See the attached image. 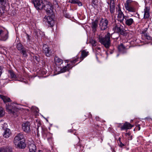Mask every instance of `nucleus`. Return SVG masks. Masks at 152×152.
Returning a JSON list of instances; mask_svg holds the SVG:
<instances>
[{"label": "nucleus", "mask_w": 152, "mask_h": 152, "mask_svg": "<svg viewBox=\"0 0 152 152\" xmlns=\"http://www.w3.org/2000/svg\"><path fill=\"white\" fill-rule=\"evenodd\" d=\"M110 34L108 33L104 37H102L100 36L99 37V42L107 48H109L110 45Z\"/></svg>", "instance_id": "1"}, {"label": "nucleus", "mask_w": 152, "mask_h": 152, "mask_svg": "<svg viewBox=\"0 0 152 152\" xmlns=\"http://www.w3.org/2000/svg\"><path fill=\"white\" fill-rule=\"evenodd\" d=\"M132 0H127L124 4V6L126 10L129 12H134L136 9L134 6L132 4Z\"/></svg>", "instance_id": "2"}, {"label": "nucleus", "mask_w": 152, "mask_h": 152, "mask_svg": "<svg viewBox=\"0 0 152 152\" xmlns=\"http://www.w3.org/2000/svg\"><path fill=\"white\" fill-rule=\"evenodd\" d=\"M43 8L48 14L53 13V7L52 4L49 2L44 1Z\"/></svg>", "instance_id": "3"}, {"label": "nucleus", "mask_w": 152, "mask_h": 152, "mask_svg": "<svg viewBox=\"0 0 152 152\" xmlns=\"http://www.w3.org/2000/svg\"><path fill=\"white\" fill-rule=\"evenodd\" d=\"M51 15L46 17L45 16L43 19L44 21L47 22L50 25V27H53L55 23L54 20L53 13L51 14Z\"/></svg>", "instance_id": "4"}, {"label": "nucleus", "mask_w": 152, "mask_h": 152, "mask_svg": "<svg viewBox=\"0 0 152 152\" xmlns=\"http://www.w3.org/2000/svg\"><path fill=\"white\" fill-rule=\"evenodd\" d=\"M34 6L37 10H41L43 8L44 1L42 0H33Z\"/></svg>", "instance_id": "5"}, {"label": "nucleus", "mask_w": 152, "mask_h": 152, "mask_svg": "<svg viewBox=\"0 0 152 152\" xmlns=\"http://www.w3.org/2000/svg\"><path fill=\"white\" fill-rule=\"evenodd\" d=\"M116 11L117 14L118 20L120 22H122L124 19L125 16L124 15L123 12L121 11L120 5H118V7L116 8Z\"/></svg>", "instance_id": "6"}, {"label": "nucleus", "mask_w": 152, "mask_h": 152, "mask_svg": "<svg viewBox=\"0 0 152 152\" xmlns=\"http://www.w3.org/2000/svg\"><path fill=\"white\" fill-rule=\"evenodd\" d=\"M22 129L27 133H29L31 132V124L30 122H26L23 123L22 125Z\"/></svg>", "instance_id": "7"}, {"label": "nucleus", "mask_w": 152, "mask_h": 152, "mask_svg": "<svg viewBox=\"0 0 152 152\" xmlns=\"http://www.w3.org/2000/svg\"><path fill=\"white\" fill-rule=\"evenodd\" d=\"M8 32L4 28L0 27V37L1 39L6 40L8 38Z\"/></svg>", "instance_id": "8"}, {"label": "nucleus", "mask_w": 152, "mask_h": 152, "mask_svg": "<svg viewBox=\"0 0 152 152\" xmlns=\"http://www.w3.org/2000/svg\"><path fill=\"white\" fill-rule=\"evenodd\" d=\"M10 76L12 78H14L15 80L20 81L21 82H24L26 83L27 82L26 79L22 78L20 75H18L17 77L12 71H10Z\"/></svg>", "instance_id": "9"}, {"label": "nucleus", "mask_w": 152, "mask_h": 152, "mask_svg": "<svg viewBox=\"0 0 152 152\" xmlns=\"http://www.w3.org/2000/svg\"><path fill=\"white\" fill-rule=\"evenodd\" d=\"M77 59H75V60H71V61L72 64H68L66 66L64 67L61 69V72H64L66 71L69 70L70 69H71L73 66V64L75 63V62L77 61Z\"/></svg>", "instance_id": "10"}, {"label": "nucleus", "mask_w": 152, "mask_h": 152, "mask_svg": "<svg viewBox=\"0 0 152 152\" xmlns=\"http://www.w3.org/2000/svg\"><path fill=\"white\" fill-rule=\"evenodd\" d=\"M108 21L105 18H102L100 21L99 26L101 29L104 30L107 28Z\"/></svg>", "instance_id": "11"}, {"label": "nucleus", "mask_w": 152, "mask_h": 152, "mask_svg": "<svg viewBox=\"0 0 152 152\" xmlns=\"http://www.w3.org/2000/svg\"><path fill=\"white\" fill-rule=\"evenodd\" d=\"M115 32L119 33L121 35H124L125 34L123 27L119 24L116 25L113 28Z\"/></svg>", "instance_id": "12"}, {"label": "nucleus", "mask_w": 152, "mask_h": 152, "mask_svg": "<svg viewBox=\"0 0 152 152\" xmlns=\"http://www.w3.org/2000/svg\"><path fill=\"white\" fill-rule=\"evenodd\" d=\"M6 109L7 111L9 113L13 115L15 117L17 116V112L18 110V109L14 107L11 109L10 106L7 107Z\"/></svg>", "instance_id": "13"}, {"label": "nucleus", "mask_w": 152, "mask_h": 152, "mask_svg": "<svg viewBox=\"0 0 152 152\" xmlns=\"http://www.w3.org/2000/svg\"><path fill=\"white\" fill-rule=\"evenodd\" d=\"M42 50L43 52L47 56H49L52 53L51 50L47 45L45 44L43 45Z\"/></svg>", "instance_id": "14"}, {"label": "nucleus", "mask_w": 152, "mask_h": 152, "mask_svg": "<svg viewBox=\"0 0 152 152\" xmlns=\"http://www.w3.org/2000/svg\"><path fill=\"white\" fill-rule=\"evenodd\" d=\"M14 144L15 146L17 148H24L26 146V144L23 140L22 141L18 142H14Z\"/></svg>", "instance_id": "15"}, {"label": "nucleus", "mask_w": 152, "mask_h": 152, "mask_svg": "<svg viewBox=\"0 0 152 152\" xmlns=\"http://www.w3.org/2000/svg\"><path fill=\"white\" fill-rule=\"evenodd\" d=\"M23 135L21 133L17 134L14 138V142L22 141V140L23 139Z\"/></svg>", "instance_id": "16"}, {"label": "nucleus", "mask_w": 152, "mask_h": 152, "mask_svg": "<svg viewBox=\"0 0 152 152\" xmlns=\"http://www.w3.org/2000/svg\"><path fill=\"white\" fill-rule=\"evenodd\" d=\"M128 17L125 16L124 17L125 20L126 24L128 26H130L132 25L134 22L133 19L132 18H128Z\"/></svg>", "instance_id": "17"}, {"label": "nucleus", "mask_w": 152, "mask_h": 152, "mask_svg": "<svg viewBox=\"0 0 152 152\" xmlns=\"http://www.w3.org/2000/svg\"><path fill=\"white\" fill-rule=\"evenodd\" d=\"M133 126V125H132L129 123L126 122L123 126L121 127V130L129 129H131Z\"/></svg>", "instance_id": "18"}, {"label": "nucleus", "mask_w": 152, "mask_h": 152, "mask_svg": "<svg viewBox=\"0 0 152 152\" xmlns=\"http://www.w3.org/2000/svg\"><path fill=\"white\" fill-rule=\"evenodd\" d=\"M142 37L143 39L150 40H151V37L145 31H142Z\"/></svg>", "instance_id": "19"}, {"label": "nucleus", "mask_w": 152, "mask_h": 152, "mask_svg": "<svg viewBox=\"0 0 152 152\" xmlns=\"http://www.w3.org/2000/svg\"><path fill=\"white\" fill-rule=\"evenodd\" d=\"M110 12L111 14H113L114 13L115 9V2L114 0H110Z\"/></svg>", "instance_id": "20"}, {"label": "nucleus", "mask_w": 152, "mask_h": 152, "mask_svg": "<svg viewBox=\"0 0 152 152\" xmlns=\"http://www.w3.org/2000/svg\"><path fill=\"white\" fill-rule=\"evenodd\" d=\"M150 9L149 7H146L144 10V18L145 19L148 18L150 16L149 14Z\"/></svg>", "instance_id": "21"}, {"label": "nucleus", "mask_w": 152, "mask_h": 152, "mask_svg": "<svg viewBox=\"0 0 152 152\" xmlns=\"http://www.w3.org/2000/svg\"><path fill=\"white\" fill-rule=\"evenodd\" d=\"M0 152H12V148L10 147H3L0 148Z\"/></svg>", "instance_id": "22"}, {"label": "nucleus", "mask_w": 152, "mask_h": 152, "mask_svg": "<svg viewBox=\"0 0 152 152\" xmlns=\"http://www.w3.org/2000/svg\"><path fill=\"white\" fill-rule=\"evenodd\" d=\"M0 98L1 99L4 103L10 102L11 101L10 98L7 96L0 94Z\"/></svg>", "instance_id": "23"}, {"label": "nucleus", "mask_w": 152, "mask_h": 152, "mask_svg": "<svg viewBox=\"0 0 152 152\" xmlns=\"http://www.w3.org/2000/svg\"><path fill=\"white\" fill-rule=\"evenodd\" d=\"M10 130L9 129H7L4 133L3 136L5 138H8L10 137Z\"/></svg>", "instance_id": "24"}, {"label": "nucleus", "mask_w": 152, "mask_h": 152, "mask_svg": "<svg viewBox=\"0 0 152 152\" xmlns=\"http://www.w3.org/2000/svg\"><path fill=\"white\" fill-rule=\"evenodd\" d=\"M98 26V22L97 21H95L92 23V28L93 31L95 32Z\"/></svg>", "instance_id": "25"}, {"label": "nucleus", "mask_w": 152, "mask_h": 152, "mask_svg": "<svg viewBox=\"0 0 152 152\" xmlns=\"http://www.w3.org/2000/svg\"><path fill=\"white\" fill-rule=\"evenodd\" d=\"M88 52L85 50H83L81 53V56L80 57V58L81 60H83L84 58L86 57L88 55Z\"/></svg>", "instance_id": "26"}, {"label": "nucleus", "mask_w": 152, "mask_h": 152, "mask_svg": "<svg viewBox=\"0 0 152 152\" xmlns=\"http://www.w3.org/2000/svg\"><path fill=\"white\" fill-rule=\"evenodd\" d=\"M54 60L56 63H58V64H61L63 63L62 60L57 57L54 58Z\"/></svg>", "instance_id": "27"}, {"label": "nucleus", "mask_w": 152, "mask_h": 152, "mask_svg": "<svg viewBox=\"0 0 152 152\" xmlns=\"http://www.w3.org/2000/svg\"><path fill=\"white\" fill-rule=\"evenodd\" d=\"M70 2L73 4H77L79 6H82V5L81 2L79 0H70Z\"/></svg>", "instance_id": "28"}, {"label": "nucleus", "mask_w": 152, "mask_h": 152, "mask_svg": "<svg viewBox=\"0 0 152 152\" xmlns=\"http://www.w3.org/2000/svg\"><path fill=\"white\" fill-rule=\"evenodd\" d=\"M118 49L120 51L123 52V51L125 50L126 48L122 44H121L118 46Z\"/></svg>", "instance_id": "29"}, {"label": "nucleus", "mask_w": 152, "mask_h": 152, "mask_svg": "<svg viewBox=\"0 0 152 152\" xmlns=\"http://www.w3.org/2000/svg\"><path fill=\"white\" fill-rule=\"evenodd\" d=\"M20 52L24 57H26L28 56L26 50L25 49H23L22 50L20 51Z\"/></svg>", "instance_id": "30"}, {"label": "nucleus", "mask_w": 152, "mask_h": 152, "mask_svg": "<svg viewBox=\"0 0 152 152\" xmlns=\"http://www.w3.org/2000/svg\"><path fill=\"white\" fill-rule=\"evenodd\" d=\"M5 115V112L2 108L0 107V117H2Z\"/></svg>", "instance_id": "31"}, {"label": "nucleus", "mask_w": 152, "mask_h": 152, "mask_svg": "<svg viewBox=\"0 0 152 152\" xmlns=\"http://www.w3.org/2000/svg\"><path fill=\"white\" fill-rule=\"evenodd\" d=\"M17 48L18 50H20V51L23 49V46L20 43H19L17 44Z\"/></svg>", "instance_id": "32"}, {"label": "nucleus", "mask_w": 152, "mask_h": 152, "mask_svg": "<svg viewBox=\"0 0 152 152\" xmlns=\"http://www.w3.org/2000/svg\"><path fill=\"white\" fill-rule=\"evenodd\" d=\"M90 43L93 46H96V42L95 40L91 39L90 41Z\"/></svg>", "instance_id": "33"}, {"label": "nucleus", "mask_w": 152, "mask_h": 152, "mask_svg": "<svg viewBox=\"0 0 152 152\" xmlns=\"http://www.w3.org/2000/svg\"><path fill=\"white\" fill-rule=\"evenodd\" d=\"M6 3V0H0V4L1 5L4 6Z\"/></svg>", "instance_id": "34"}, {"label": "nucleus", "mask_w": 152, "mask_h": 152, "mask_svg": "<svg viewBox=\"0 0 152 152\" xmlns=\"http://www.w3.org/2000/svg\"><path fill=\"white\" fill-rule=\"evenodd\" d=\"M31 109L33 111L36 112H38L39 111L37 108L36 107H32Z\"/></svg>", "instance_id": "35"}, {"label": "nucleus", "mask_w": 152, "mask_h": 152, "mask_svg": "<svg viewBox=\"0 0 152 152\" xmlns=\"http://www.w3.org/2000/svg\"><path fill=\"white\" fill-rule=\"evenodd\" d=\"M119 146L121 147H122L124 146V145L120 142Z\"/></svg>", "instance_id": "36"}, {"label": "nucleus", "mask_w": 152, "mask_h": 152, "mask_svg": "<svg viewBox=\"0 0 152 152\" xmlns=\"http://www.w3.org/2000/svg\"><path fill=\"white\" fill-rule=\"evenodd\" d=\"M27 38L29 40V35L27 34Z\"/></svg>", "instance_id": "37"}, {"label": "nucleus", "mask_w": 152, "mask_h": 152, "mask_svg": "<svg viewBox=\"0 0 152 152\" xmlns=\"http://www.w3.org/2000/svg\"><path fill=\"white\" fill-rule=\"evenodd\" d=\"M100 48L99 47H97L96 48V50H100Z\"/></svg>", "instance_id": "38"}, {"label": "nucleus", "mask_w": 152, "mask_h": 152, "mask_svg": "<svg viewBox=\"0 0 152 152\" xmlns=\"http://www.w3.org/2000/svg\"><path fill=\"white\" fill-rule=\"evenodd\" d=\"M94 2H95V1H94V0H93L92 1V3H93V4H94L95 5H96V3H95H95H94Z\"/></svg>", "instance_id": "39"}, {"label": "nucleus", "mask_w": 152, "mask_h": 152, "mask_svg": "<svg viewBox=\"0 0 152 152\" xmlns=\"http://www.w3.org/2000/svg\"><path fill=\"white\" fill-rule=\"evenodd\" d=\"M91 114H90V116H89V117L91 118Z\"/></svg>", "instance_id": "40"}, {"label": "nucleus", "mask_w": 152, "mask_h": 152, "mask_svg": "<svg viewBox=\"0 0 152 152\" xmlns=\"http://www.w3.org/2000/svg\"><path fill=\"white\" fill-rule=\"evenodd\" d=\"M119 140L120 141V142L121 141H120V140H121V138H119Z\"/></svg>", "instance_id": "41"}, {"label": "nucleus", "mask_w": 152, "mask_h": 152, "mask_svg": "<svg viewBox=\"0 0 152 152\" xmlns=\"http://www.w3.org/2000/svg\"><path fill=\"white\" fill-rule=\"evenodd\" d=\"M38 152H42L41 151H39Z\"/></svg>", "instance_id": "42"}, {"label": "nucleus", "mask_w": 152, "mask_h": 152, "mask_svg": "<svg viewBox=\"0 0 152 152\" xmlns=\"http://www.w3.org/2000/svg\"><path fill=\"white\" fill-rule=\"evenodd\" d=\"M126 134H127V135H129V133H126Z\"/></svg>", "instance_id": "43"}, {"label": "nucleus", "mask_w": 152, "mask_h": 152, "mask_svg": "<svg viewBox=\"0 0 152 152\" xmlns=\"http://www.w3.org/2000/svg\"><path fill=\"white\" fill-rule=\"evenodd\" d=\"M140 127H139V130H140Z\"/></svg>", "instance_id": "44"}, {"label": "nucleus", "mask_w": 152, "mask_h": 152, "mask_svg": "<svg viewBox=\"0 0 152 152\" xmlns=\"http://www.w3.org/2000/svg\"><path fill=\"white\" fill-rule=\"evenodd\" d=\"M4 124L5 125H7V124H5V123Z\"/></svg>", "instance_id": "45"}]
</instances>
